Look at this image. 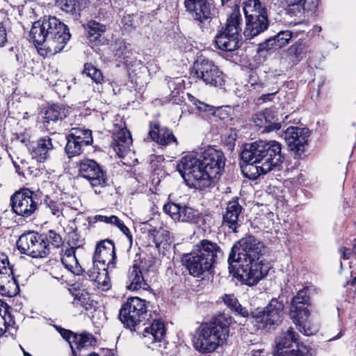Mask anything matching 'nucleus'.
I'll return each mask as SVG.
<instances>
[{
  "mask_svg": "<svg viewBox=\"0 0 356 356\" xmlns=\"http://www.w3.org/2000/svg\"><path fill=\"white\" fill-rule=\"evenodd\" d=\"M225 165L222 152L209 147L199 158L192 155L183 157L177 168L188 186L204 190L211 186L213 180L223 171Z\"/></svg>",
  "mask_w": 356,
  "mask_h": 356,
  "instance_id": "f257e3e1",
  "label": "nucleus"
},
{
  "mask_svg": "<svg viewBox=\"0 0 356 356\" xmlns=\"http://www.w3.org/2000/svg\"><path fill=\"white\" fill-rule=\"evenodd\" d=\"M264 246L252 236H248L234 245L229 253L228 263L230 272L243 283L253 286L267 275L259 259Z\"/></svg>",
  "mask_w": 356,
  "mask_h": 356,
  "instance_id": "f03ea898",
  "label": "nucleus"
},
{
  "mask_svg": "<svg viewBox=\"0 0 356 356\" xmlns=\"http://www.w3.org/2000/svg\"><path fill=\"white\" fill-rule=\"evenodd\" d=\"M241 159L245 163L243 172L250 179H257L279 167L283 162L282 145L275 140H257L243 145Z\"/></svg>",
  "mask_w": 356,
  "mask_h": 356,
  "instance_id": "7ed1b4c3",
  "label": "nucleus"
},
{
  "mask_svg": "<svg viewBox=\"0 0 356 356\" xmlns=\"http://www.w3.org/2000/svg\"><path fill=\"white\" fill-rule=\"evenodd\" d=\"M70 37L67 26L56 17L34 22L30 31L33 44L42 45L49 56L62 51Z\"/></svg>",
  "mask_w": 356,
  "mask_h": 356,
  "instance_id": "20e7f679",
  "label": "nucleus"
},
{
  "mask_svg": "<svg viewBox=\"0 0 356 356\" xmlns=\"http://www.w3.org/2000/svg\"><path fill=\"white\" fill-rule=\"evenodd\" d=\"M230 323L229 318L220 314L202 324L193 339L195 349L203 354L214 352L227 341Z\"/></svg>",
  "mask_w": 356,
  "mask_h": 356,
  "instance_id": "39448f33",
  "label": "nucleus"
},
{
  "mask_svg": "<svg viewBox=\"0 0 356 356\" xmlns=\"http://www.w3.org/2000/svg\"><path fill=\"white\" fill-rule=\"evenodd\" d=\"M221 254L216 243L202 240L191 252L183 255L181 262L191 275L204 279L212 273L213 264Z\"/></svg>",
  "mask_w": 356,
  "mask_h": 356,
  "instance_id": "423d86ee",
  "label": "nucleus"
},
{
  "mask_svg": "<svg viewBox=\"0 0 356 356\" xmlns=\"http://www.w3.org/2000/svg\"><path fill=\"white\" fill-rule=\"evenodd\" d=\"M245 17L244 35L252 39L268 29L269 20L267 9L260 0H247L244 2Z\"/></svg>",
  "mask_w": 356,
  "mask_h": 356,
  "instance_id": "0eeeda50",
  "label": "nucleus"
},
{
  "mask_svg": "<svg viewBox=\"0 0 356 356\" xmlns=\"http://www.w3.org/2000/svg\"><path fill=\"white\" fill-rule=\"evenodd\" d=\"M241 22L242 17L239 13V8L236 7L228 17L224 30L219 31L216 36L215 42L218 49L232 51L240 47Z\"/></svg>",
  "mask_w": 356,
  "mask_h": 356,
  "instance_id": "6e6552de",
  "label": "nucleus"
},
{
  "mask_svg": "<svg viewBox=\"0 0 356 356\" xmlns=\"http://www.w3.org/2000/svg\"><path fill=\"white\" fill-rule=\"evenodd\" d=\"M146 316V302L138 297L129 298L119 312V318L123 325L139 334L141 332L136 328H139L140 323L145 319Z\"/></svg>",
  "mask_w": 356,
  "mask_h": 356,
  "instance_id": "1a4fd4ad",
  "label": "nucleus"
},
{
  "mask_svg": "<svg viewBox=\"0 0 356 356\" xmlns=\"http://www.w3.org/2000/svg\"><path fill=\"white\" fill-rule=\"evenodd\" d=\"M284 304L277 298H273L262 310H254L250 312L252 323L258 329H265L278 325L282 318Z\"/></svg>",
  "mask_w": 356,
  "mask_h": 356,
  "instance_id": "9d476101",
  "label": "nucleus"
},
{
  "mask_svg": "<svg viewBox=\"0 0 356 356\" xmlns=\"http://www.w3.org/2000/svg\"><path fill=\"white\" fill-rule=\"evenodd\" d=\"M18 250L33 258L45 257L49 251L48 243L43 235L29 232L19 236L17 241Z\"/></svg>",
  "mask_w": 356,
  "mask_h": 356,
  "instance_id": "9b49d317",
  "label": "nucleus"
},
{
  "mask_svg": "<svg viewBox=\"0 0 356 356\" xmlns=\"http://www.w3.org/2000/svg\"><path fill=\"white\" fill-rule=\"evenodd\" d=\"M299 335L292 327L280 333L276 339L274 356H306L307 348L298 342Z\"/></svg>",
  "mask_w": 356,
  "mask_h": 356,
  "instance_id": "f8f14e48",
  "label": "nucleus"
},
{
  "mask_svg": "<svg viewBox=\"0 0 356 356\" xmlns=\"http://www.w3.org/2000/svg\"><path fill=\"white\" fill-rule=\"evenodd\" d=\"M193 73L206 85L218 87L222 86L225 82L222 72L213 61L208 59H197L193 64Z\"/></svg>",
  "mask_w": 356,
  "mask_h": 356,
  "instance_id": "ddd939ff",
  "label": "nucleus"
},
{
  "mask_svg": "<svg viewBox=\"0 0 356 356\" xmlns=\"http://www.w3.org/2000/svg\"><path fill=\"white\" fill-rule=\"evenodd\" d=\"M36 195L27 188L16 191L10 197L13 211L24 218L30 217L38 209Z\"/></svg>",
  "mask_w": 356,
  "mask_h": 356,
  "instance_id": "4468645a",
  "label": "nucleus"
},
{
  "mask_svg": "<svg viewBox=\"0 0 356 356\" xmlns=\"http://www.w3.org/2000/svg\"><path fill=\"white\" fill-rule=\"evenodd\" d=\"M79 175L88 179L95 189V193H100L95 188H104L108 185V178L102 167L93 159H83L79 163Z\"/></svg>",
  "mask_w": 356,
  "mask_h": 356,
  "instance_id": "2eb2a0df",
  "label": "nucleus"
},
{
  "mask_svg": "<svg viewBox=\"0 0 356 356\" xmlns=\"http://www.w3.org/2000/svg\"><path fill=\"white\" fill-rule=\"evenodd\" d=\"M310 131L307 128L289 127L284 131V139L289 149L301 156L305 152Z\"/></svg>",
  "mask_w": 356,
  "mask_h": 356,
  "instance_id": "dca6fc26",
  "label": "nucleus"
},
{
  "mask_svg": "<svg viewBox=\"0 0 356 356\" xmlns=\"http://www.w3.org/2000/svg\"><path fill=\"white\" fill-rule=\"evenodd\" d=\"M184 7L189 15L200 23L210 19L215 8L212 0H184Z\"/></svg>",
  "mask_w": 356,
  "mask_h": 356,
  "instance_id": "f3484780",
  "label": "nucleus"
},
{
  "mask_svg": "<svg viewBox=\"0 0 356 356\" xmlns=\"http://www.w3.org/2000/svg\"><path fill=\"white\" fill-rule=\"evenodd\" d=\"M115 245L112 241L104 240L97 245L92 257L93 265L113 268L115 264Z\"/></svg>",
  "mask_w": 356,
  "mask_h": 356,
  "instance_id": "a211bd4d",
  "label": "nucleus"
},
{
  "mask_svg": "<svg viewBox=\"0 0 356 356\" xmlns=\"http://www.w3.org/2000/svg\"><path fill=\"white\" fill-rule=\"evenodd\" d=\"M142 334L144 343L152 350L157 349L166 334L164 323L161 320H154L144 327Z\"/></svg>",
  "mask_w": 356,
  "mask_h": 356,
  "instance_id": "6ab92c4d",
  "label": "nucleus"
},
{
  "mask_svg": "<svg viewBox=\"0 0 356 356\" xmlns=\"http://www.w3.org/2000/svg\"><path fill=\"white\" fill-rule=\"evenodd\" d=\"M308 291V288L299 290L292 299L290 312L293 321H301L309 314L307 309L309 301Z\"/></svg>",
  "mask_w": 356,
  "mask_h": 356,
  "instance_id": "aec40b11",
  "label": "nucleus"
},
{
  "mask_svg": "<svg viewBox=\"0 0 356 356\" xmlns=\"http://www.w3.org/2000/svg\"><path fill=\"white\" fill-rule=\"evenodd\" d=\"M243 210L238 198L229 201L223 214L222 226L227 228L229 232H237L241 226L240 215Z\"/></svg>",
  "mask_w": 356,
  "mask_h": 356,
  "instance_id": "412c9836",
  "label": "nucleus"
},
{
  "mask_svg": "<svg viewBox=\"0 0 356 356\" xmlns=\"http://www.w3.org/2000/svg\"><path fill=\"white\" fill-rule=\"evenodd\" d=\"M252 122L260 129L262 132H270L273 130H278L281 126L277 122V116L273 108H266L254 114Z\"/></svg>",
  "mask_w": 356,
  "mask_h": 356,
  "instance_id": "4be33fe9",
  "label": "nucleus"
},
{
  "mask_svg": "<svg viewBox=\"0 0 356 356\" xmlns=\"http://www.w3.org/2000/svg\"><path fill=\"white\" fill-rule=\"evenodd\" d=\"M143 264V261L140 262L134 261L132 267L129 270L128 278L130 284L129 289L131 290L147 289L149 287L145 280V275L149 270Z\"/></svg>",
  "mask_w": 356,
  "mask_h": 356,
  "instance_id": "5701e85b",
  "label": "nucleus"
},
{
  "mask_svg": "<svg viewBox=\"0 0 356 356\" xmlns=\"http://www.w3.org/2000/svg\"><path fill=\"white\" fill-rule=\"evenodd\" d=\"M132 138L126 128H118L113 134L111 146L119 157H124L130 150Z\"/></svg>",
  "mask_w": 356,
  "mask_h": 356,
  "instance_id": "b1692460",
  "label": "nucleus"
},
{
  "mask_svg": "<svg viewBox=\"0 0 356 356\" xmlns=\"http://www.w3.org/2000/svg\"><path fill=\"white\" fill-rule=\"evenodd\" d=\"M149 134L151 138L161 146H166L172 143H177L172 131L167 127H161L157 122L149 123Z\"/></svg>",
  "mask_w": 356,
  "mask_h": 356,
  "instance_id": "393cba45",
  "label": "nucleus"
},
{
  "mask_svg": "<svg viewBox=\"0 0 356 356\" xmlns=\"http://www.w3.org/2000/svg\"><path fill=\"white\" fill-rule=\"evenodd\" d=\"M54 149L51 138L49 136L42 137L38 140L36 145L31 151L32 159L44 162L51 156Z\"/></svg>",
  "mask_w": 356,
  "mask_h": 356,
  "instance_id": "a878e982",
  "label": "nucleus"
},
{
  "mask_svg": "<svg viewBox=\"0 0 356 356\" xmlns=\"http://www.w3.org/2000/svg\"><path fill=\"white\" fill-rule=\"evenodd\" d=\"M19 291V284L14 275L13 270L10 273H0V293L2 296L13 297Z\"/></svg>",
  "mask_w": 356,
  "mask_h": 356,
  "instance_id": "bb28decb",
  "label": "nucleus"
},
{
  "mask_svg": "<svg viewBox=\"0 0 356 356\" xmlns=\"http://www.w3.org/2000/svg\"><path fill=\"white\" fill-rule=\"evenodd\" d=\"M108 268L106 266H102V268H100L99 266L93 265V267L86 273L88 279L95 283L96 286L103 291L108 290L111 286Z\"/></svg>",
  "mask_w": 356,
  "mask_h": 356,
  "instance_id": "cd10ccee",
  "label": "nucleus"
},
{
  "mask_svg": "<svg viewBox=\"0 0 356 356\" xmlns=\"http://www.w3.org/2000/svg\"><path fill=\"white\" fill-rule=\"evenodd\" d=\"M61 261L65 268L72 273L79 275L83 273V270L76 257L75 250L73 248L65 250Z\"/></svg>",
  "mask_w": 356,
  "mask_h": 356,
  "instance_id": "c85d7f7f",
  "label": "nucleus"
},
{
  "mask_svg": "<svg viewBox=\"0 0 356 356\" xmlns=\"http://www.w3.org/2000/svg\"><path fill=\"white\" fill-rule=\"evenodd\" d=\"M93 337L90 334H75L73 339L70 341V345L74 356H78V352L83 348L92 346L93 342Z\"/></svg>",
  "mask_w": 356,
  "mask_h": 356,
  "instance_id": "c756f323",
  "label": "nucleus"
},
{
  "mask_svg": "<svg viewBox=\"0 0 356 356\" xmlns=\"http://www.w3.org/2000/svg\"><path fill=\"white\" fill-rule=\"evenodd\" d=\"M292 38V32L290 31H283L278 33L273 38H270L266 40L264 43V49H270L273 47L275 49H280L287 44Z\"/></svg>",
  "mask_w": 356,
  "mask_h": 356,
  "instance_id": "7c9ffc66",
  "label": "nucleus"
},
{
  "mask_svg": "<svg viewBox=\"0 0 356 356\" xmlns=\"http://www.w3.org/2000/svg\"><path fill=\"white\" fill-rule=\"evenodd\" d=\"M15 321L8 312V305L0 300V336L4 334L13 327Z\"/></svg>",
  "mask_w": 356,
  "mask_h": 356,
  "instance_id": "2f4dec72",
  "label": "nucleus"
},
{
  "mask_svg": "<svg viewBox=\"0 0 356 356\" xmlns=\"http://www.w3.org/2000/svg\"><path fill=\"white\" fill-rule=\"evenodd\" d=\"M87 2L88 0H56L55 4L62 11L73 15L77 10H81Z\"/></svg>",
  "mask_w": 356,
  "mask_h": 356,
  "instance_id": "473e14b6",
  "label": "nucleus"
},
{
  "mask_svg": "<svg viewBox=\"0 0 356 356\" xmlns=\"http://www.w3.org/2000/svg\"><path fill=\"white\" fill-rule=\"evenodd\" d=\"M96 302L90 298V294L85 291H79L74 295L72 305L76 308H83L88 311L95 307Z\"/></svg>",
  "mask_w": 356,
  "mask_h": 356,
  "instance_id": "72a5a7b5",
  "label": "nucleus"
},
{
  "mask_svg": "<svg viewBox=\"0 0 356 356\" xmlns=\"http://www.w3.org/2000/svg\"><path fill=\"white\" fill-rule=\"evenodd\" d=\"M69 136L77 140L83 146L90 145L92 143V131L83 127H72Z\"/></svg>",
  "mask_w": 356,
  "mask_h": 356,
  "instance_id": "f704fd0d",
  "label": "nucleus"
},
{
  "mask_svg": "<svg viewBox=\"0 0 356 356\" xmlns=\"http://www.w3.org/2000/svg\"><path fill=\"white\" fill-rule=\"evenodd\" d=\"M149 237L152 239L157 248L164 246L171 242V236L169 231L163 229H150L148 230Z\"/></svg>",
  "mask_w": 356,
  "mask_h": 356,
  "instance_id": "c9c22d12",
  "label": "nucleus"
},
{
  "mask_svg": "<svg viewBox=\"0 0 356 356\" xmlns=\"http://www.w3.org/2000/svg\"><path fill=\"white\" fill-rule=\"evenodd\" d=\"M223 301L227 307L236 314H239L243 317L250 316L248 309L241 306L234 295H225L223 297Z\"/></svg>",
  "mask_w": 356,
  "mask_h": 356,
  "instance_id": "e433bc0d",
  "label": "nucleus"
},
{
  "mask_svg": "<svg viewBox=\"0 0 356 356\" xmlns=\"http://www.w3.org/2000/svg\"><path fill=\"white\" fill-rule=\"evenodd\" d=\"M68 115V110L62 105L54 104L49 106L45 112V119L47 122H56L66 118Z\"/></svg>",
  "mask_w": 356,
  "mask_h": 356,
  "instance_id": "4c0bfd02",
  "label": "nucleus"
},
{
  "mask_svg": "<svg viewBox=\"0 0 356 356\" xmlns=\"http://www.w3.org/2000/svg\"><path fill=\"white\" fill-rule=\"evenodd\" d=\"M21 165L17 163V161H13V163L15 168L16 172H17L19 175H22L24 177H37L40 170L34 166H30L28 163L24 161H20Z\"/></svg>",
  "mask_w": 356,
  "mask_h": 356,
  "instance_id": "58836bf2",
  "label": "nucleus"
},
{
  "mask_svg": "<svg viewBox=\"0 0 356 356\" xmlns=\"http://www.w3.org/2000/svg\"><path fill=\"white\" fill-rule=\"evenodd\" d=\"M181 218L179 221L197 223L200 218V212L188 206H181Z\"/></svg>",
  "mask_w": 356,
  "mask_h": 356,
  "instance_id": "ea45409f",
  "label": "nucleus"
},
{
  "mask_svg": "<svg viewBox=\"0 0 356 356\" xmlns=\"http://www.w3.org/2000/svg\"><path fill=\"white\" fill-rule=\"evenodd\" d=\"M88 36L90 41L97 40L105 31V26L94 20H90L87 24Z\"/></svg>",
  "mask_w": 356,
  "mask_h": 356,
  "instance_id": "a19ab883",
  "label": "nucleus"
},
{
  "mask_svg": "<svg viewBox=\"0 0 356 356\" xmlns=\"http://www.w3.org/2000/svg\"><path fill=\"white\" fill-rule=\"evenodd\" d=\"M44 205L47 209H49L54 216L58 218L63 215L64 204L62 201L55 200L47 197L44 200Z\"/></svg>",
  "mask_w": 356,
  "mask_h": 356,
  "instance_id": "79ce46f5",
  "label": "nucleus"
},
{
  "mask_svg": "<svg viewBox=\"0 0 356 356\" xmlns=\"http://www.w3.org/2000/svg\"><path fill=\"white\" fill-rule=\"evenodd\" d=\"M83 73L97 83H101L104 80L102 71L91 63L85 64Z\"/></svg>",
  "mask_w": 356,
  "mask_h": 356,
  "instance_id": "37998d69",
  "label": "nucleus"
},
{
  "mask_svg": "<svg viewBox=\"0 0 356 356\" xmlns=\"http://www.w3.org/2000/svg\"><path fill=\"white\" fill-rule=\"evenodd\" d=\"M83 145L79 143L77 140L73 139L70 136H67V142L65 145V152L69 157L77 156L81 154L82 151Z\"/></svg>",
  "mask_w": 356,
  "mask_h": 356,
  "instance_id": "c03bdc74",
  "label": "nucleus"
},
{
  "mask_svg": "<svg viewBox=\"0 0 356 356\" xmlns=\"http://www.w3.org/2000/svg\"><path fill=\"white\" fill-rule=\"evenodd\" d=\"M307 316L305 318L301 319V321H296L293 323L297 325L299 331L306 336H310L317 332V328L315 326H310L307 321Z\"/></svg>",
  "mask_w": 356,
  "mask_h": 356,
  "instance_id": "a18cd8bd",
  "label": "nucleus"
},
{
  "mask_svg": "<svg viewBox=\"0 0 356 356\" xmlns=\"http://www.w3.org/2000/svg\"><path fill=\"white\" fill-rule=\"evenodd\" d=\"M181 206L173 202H168L163 206V211L168 214L174 220L179 221L181 216Z\"/></svg>",
  "mask_w": 356,
  "mask_h": 356,
  "instance_id": "49530a36",
  "label": "nucleus"
},
{
  "mask_svg": "<svg viewBox=\"0 0 356 356\" xmlns=\"http://www.w3.org/2000/svg\"><path fill=\"white\" fill-rule=\"evenodd\" d=\"M44 237V241L50 243L54 248H60L63 243L62 236L54 230H49Z\"/></svg>",
  "mask_w": 356,
  "mask_h": 356,
  "instance_id": "de8ad7c7",
  "label": "nucleus"
},
{
  "mask_svg": "<svg viewBox=\"0 0 356 356\" xmlns=\"http://www.w3.org/2000/svg\"><path fill=\"white\" fill-rule=\"evenodd\" d=\"M183 80L181 78H169L168 81V88L171 92L172 97H176L181 90L183 86Z\"/></svg>",
  "mask_w": 356,
  "mask_h": 356,
  "instance_id": "09e8293b",
  "label": "nucleus"
},
{
  "mask_svg": "<svg viewBox=\"0 0 356 356\" xmlns=\"http://www.w3.org/2000/svg\"><path fill=\"white\" fill-rule=\"evenodd\" d=\"M68 244L70 248H73L74 250L83 245L84 239L81 238L76 232H72L69 234Z\"/></svg>",
  "mask_w": 356,
  "mask_h": 356,
  "instance_id": "8fccbe9b",
  "label": "nucleus"
},
{
  "mask_svg": "<svg viewBox=\"0 0 356 356\" xmlns=\"http://www.w3.org/2000/svg\"><path fill=\"white\" fill-rule=\"evenodd\" d=\"M190 99L191 103L196 107V108L200 112H213V107L201 101L198 100L195 97L191 96Z\"/></svg>",
  "mask_w": 356,
  "mask_h": 356,
  "instance_id": "3c124183",
  "label": "nucleus"
},
{
  "mask_svg": "<svg viewBox=\"0 0 356 356\" xmlns=\"http://www.w3.org/2000/svg\"><path fill=\"white\" fill-rule=\"evenodd\" d=\"M290 54L292 61L295 63L303 58L302 49L299 46H292L290 48Z\"/></svg>",
  "mask_w": 356,
  "mask_h": 356,
  "instance_id": "603ef678",
  "label": "nucleus"
},
{
  "mask_svg": "<svg viewBox=\"0 0 356 356\" xmlns=\"http://www.w3.org/2000/svg\"><path fill=\"white\" fill-rule=\"evenodd\" d=\"M95 220L97 221L103 222L107 224H111L116 225L119 222V218L116 216H106L102 215H97L95 216Z\"/></svg>",
  "mask_w": 356,
  "mask_h": 356,
  "instance_id": "864d4df0",
  "label": "nucleus"
},
{
  "mask_svg": "<svg viewBox=\"0 0 356 356\" xmlns=\"http://www.w3.org/2000/svg\"><path fill=\"white\" fill-rule=\"evenodd\" d=\"M13 270V268L10 266L9 261L6 257H0V273H10Z\"/></svg>",
  "mask_w": 356,
  "mask_h": 356,
  "instance_id": "5fc2aeb1",
  "label": "nucleus"
},
{
  "mask_svg": "<svg viewBox=\"0 0 356 356\" xmlns=\"http://www.w3.org/2000/svg\"><path fill=\"white\" fill-rule=\"evenodd\" d=\"M7 42V32L3 22H0V47L4 46Z\"/></svg>",
  "mask_w": 356,
  "mask_h": 356,
  "instance_id": "6e6d98bb",
  "label": "nucleus"
},
{
  "mask_svg": "<svg viewBox=\"0 0 356 356\" xmlns=\"http://www.w3.org/2000/svg\"><path fill=\"white\" fill-rule=\"evenodd\" d=\"M127 49V47L126 43H122V44H120L119 49L118 50V51L122 50L121 53L118 54V56L120 58H123L125 63L129 62V60H128L129 56L127 55V54H129V51L128 50H126Z\"/></svg>",
  "mask_w": 356,
  "mask_h": 356,
  "instance_id": "4d7b16f0",
  "label": "nucleus"
},
{
  "mask_svg": "<svg viewBox=\"0 0 356 356\" xmlns=\"http://www.w3.org/2000/svg\"><path fill=\"white\" fill-rule=\"evenodd\" d=\"M56 329L58 330L63 339L67 340L69 342L71 341L70 339H73V336L75 335L72 331L65 330L64 328L56 326Z\"/></svg>",
  "mask_w": 356,
  "mask_h": 356,
  "instance_id": "13d9d810",
  "label": "nucleus"
},
{
  "mask_svg": "<svg viewBox=\"0 0 356 356\" xmlns=\"http://www.w3.org/2000/svg\"><path fill=\"white\" fill-rule=\"evenodd\" d=\"M115 226L118 227L129 238L130 241H131L132 236L130 234L129 229L126 225H124L123 222L120 220L119 222H118Z\"/></svg>",
  "mask_w": 356,
  "mask_h": 356,
  "instance_id": "bf43d9fd",
  "label": "nucleus"
},
{
  "mask_svg": "<svg viewBox=\"0 0 356 356\" xmlns=\"http://www.w3.org/2000/svg\"><path fill=\"white\" fill-rule=\"evenodd\" d=\"M286 3L289 6H298L302 7L306 0H284Z\"/></svg>",
  "mask_w": 356,
  "mask_h": 356,
  "instance_id": "052dcab7",
  "label": "nucleus"
},
{
  "mask_svg": "<svg viewBox=\"0 0 356 356\" xmlns=\"http://www.w3.org/2000/svg\"><path fill=\"white\" fill-rule=\"evenodd\" d=\"M339 251H340V253H341V258H343V259H349L350 255L351 254V251H350V249L343 247V248H341L339 250Z\"/></svg>",
  "mask_w": 356,
  "mask_h": 356,
  "instance_id": "680f3d73",
  "label": "nucleus"
},
{
  "mask_svg": "<svg viewBox=\"0 0 356 356\" xmlns=\"http://www.w3.org/2000/svg\"><path fill=\"white\" fill-rule=\"evenodd\" d=\"M276 92H277V91H275V92H274L267 93V94L263 95L261 97V99L264 102L270 100V97H271L273 95H275Z\"/></svg>",
  "mask_w": 356,
  "mask_h": 356,
  "instance_id": "e2e57ef3",
  "label": "nucleus"
},
{
  "mask_svg": "<svg viewBox=\"0 0 356 356\" xmlns=\"http://www.w3.org/2000/svg\"><path fill=\"white\" fill-rule=\"evenodd\" d=\"M252 86L257 90H260L264 88V84L262 83H252Z\"/></svg>",
  "mask_w": 356,
  "mask_h": 356,
  "instance_id": "0e129e2a",
  "label": "nucleus"
},
{
  "mask_svg": "<svg viewBox=\"0 0 356 356\" xmlns=\"http://www.w3.org/2000/svg\"><path fill=\"white\" fill-rule=\"evenodd\" d=\"M343 334V332L342 331H341V332H339V333L337 336H335L333 338L330 339V341L337 340V339H339L341 337H342Z\"/></svg>",
  "mask_w": 356,
  "mask_h": 356,
  "instance_id": "69168bd1",
  "label": "nucleus"
},
{
  "mask_svg": "<svg viewBox=\"0 0 356 356\" xmlns=\"http://www.w3.org/2000/svg\"><path fill=\"white\" fill-rule=\"evenodd\" d=\"M353 252L356 255V239L353 241Z\"/></svg>",
  "mask_w": 356,
  "mask_h": 356,
  "instance_id": "338daca9",
  "label": "nucleus"
},
{
  "mask_svg": "<svg viewBox=\"0 0 356 356\" xmlns=\"http://www.w3.org/2000/svg\"><path fill=\"white\" fill-rule=\"evenodd\" d=\"M88 356H99V355L95 353H92Z\"/></svg>",
  "mask_w": 356,
  "mask_h": 356,
  "instance_id": "774afa93",
  "label": "nucleus"
}]
</instances>
